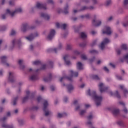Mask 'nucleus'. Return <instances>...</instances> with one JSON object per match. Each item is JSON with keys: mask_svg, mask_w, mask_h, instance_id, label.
I'll return each instance as SVG.
<instances>
[{"mask_svg": "<svg viewBox=\"0 0 128 128\" xmlns=\"http://www.w3.org/2000/svg\"><path fill=\"white\" fill-rule=\"evenodd\" d=\"M86 94L88 96H90L96 102V105L98 106H100L102 104V96H100L96 94V91L94 90H90L88 89L86 92Z\"/></svg>", "mask_w": 128, "mask_h": 128, "instance_id": "1", "label": "nucleus"}, {"mask_svg": "<svg viewBox=\"0 0 128 128\" xmlns=\"http://www.w3.org/2000/svg\"><path fill=\"white\" fill-rule=\"evenodd\" d=\"M69 74L70 76H64L61 78L60 82H64V80H69L70 82H72V77H78V72H74V70H70L69 71Z\"/></svg>", "mask_w": 128, "mask_h": 128, "instance_id": "2", "label": "nucleus"}, {"mask_svg": "<svg viewBox=\"0 0 128 128\" xmlns=\"http://www.w3.org/2000/svg\"><path fill=\"white\" fill-rule=\"evenodd\" d=\"M22 12V8H18L14 11L10 9H6V14L2 15V18L3 20H4L6 14H8V16H14L16 14H18V12Z\"/></svg>", "mask_w": 128, "mask_h": 128, "instance_id": "3", "label": "nucleus"}, {"mask_svg": "<svg viewBox=\"0 0 128 128\" xmlns=\"http://www.w3.org/2000/svg\"><path fill=\"white\" fill-rule=\"evenodd\" d=\"M44 107H43V110L44 112L45 116H50L52 114V112L48 110V103L46 100H44Z\"/></svg>", "mask_w": 128, "mask_h": 128, "instance_id": "4", "label": "nucleus"}, {"mask_svg": "<svg viewBox=\"0 0 128 128\" xmlns=\"http://www.w3.org/2000/svg\"><path fill=\"white\" fill-rule=\"evenodd\" d=\"M22 44V42L20 40L18 39H14L12 42L10 46L9 47V50H14L16 46H20Z\"/></svg>", "mask_w": 128, "mask_h": 128, "instance_id": "5", "label": "nucleus"}, {"mask_svg": "<svg viewBox=\"0 0 128 128\" xmlns=\"http://www.w3.org/2000/svg\"><path fill=\"white\" fill-rule=\"evenodd\" d=\"M28 72H32V74H33L31 75L30 77L31 80H38V76L36 74V72H37L38 70H32V68H30L28 70Z\"/></svg>", "mask_w": 128, "mask_h": 128, "instance_id": "6", "label": "nucleus"}, {"mask_svg": "<svg viewBox=\"0 0 128 128\" xmlns=\"http://www.w3.org/2000/svg\"><path fill=\"white\" fill-rule=\"evenodd\" d=\"M110 40H109L108 38H104L102 43L99 45V48L101 50H104V48L106 45L110 43Z\"/></svg>", "mask_w": 128, "mask_h": 128, "instance_id": "7", "label": "nucleus"}, {"mask_svg": "<svg viewBox=\"0 0 128 128\" xmlns=\"http://www.w3.org/2000/svg\"><path fill=\"white\" fill-rule=\"evenodd\" d=\"M98 87L100 92H104L108 90V87L106 86L102 82H100L99 84Z\"/></svg>", "mask_w": 128, "mask_h": 128, "instance_id": "8", "label": "nucleus"}, {"mask_svg": "<svg viewBox=\"0 0 128 128\" xmlns=\"http://www.w3.org/2000/svg\"><path fill=\"white\" fill-rule=\"evenodd\" d=\"M80 108H82V106L78 105L76 107L75 110H79V114L80 116H84L86 112V110H80Z\"/></svg>", "mask_w": 128, "mask_h": 128, "instance_id": "9", "label": "nucleus"}, {"mask_svg": "<svg viewBox=\"0 0 128 128\" xmlns=\"http://www.w3.org/2000/svg\"><path fill=\"white\" fill-rule=\"evenodd\" d=\"M38 36V34L36 33L35 34H32L28 36H25V39L28 42H32L36 36Z\"/></svg>", "mask_w": 128, "mask_h": 128, "instance_id": "10", "label": "nucleus"}, {"mask_svg": "<svg viewBox=\"0 0 128 128\" xmlns=\"http://www.w3.org/2000/svg\"><path fill=\"white\" fill-rule=\"evenodd\" d=\"M55 34L56 31L54 30H50L49 34L47 36V40H52Z\"/></svg>", "mask_w": 128, "mask_h": 128, "instance_id": "11", "label": "nucleus"}, {"mask_svg": "<svg viewBox=\"0 0 128 128\" xmlns=\"http://www.w3.org/2000/svg\"><path fill=\"white\" fill-rule=\"evenodd\" d=\"M103 34H112V30H110V27L108 26H106L102 30Z\"/></svg>", "mask_w": 128, "mask_h": 128, "instance_id": "12", "label": "nucleus"}, {"mask_svg": "<svg viewBox=\"0 0 128 128\" xmlns=\"http://www.w3.org/2000/svg\"><path fill=\"white\" fill-rule=\"evenodd\" d=\"M43 8L44 10H46V7L45 4H42V2H38L36 4V6L34 8Z\"/></svg>", "mask_w": 128, "mask_h": 128, "instance_id": "13", "label": "nucleus"}, {"mask_svg": "<svg viewBox=\"0 0 128 128\" xmlns=\"http://www.w3.org/2000/svg\"><path fill=\"white\" fill-rule=\"evenodd\" d=\"M92 24L94 26H100L102 24V20H96V19H94L92 20Z\"/></svg>", "mask_w": 128, "mask_h": 128, "instance_id": "14", "label": "nucleus"}, {"mask_svg": "<svg viewBox=\"0 0 128 128\" xmlns=\"http://www.w3.org/2000/svg\"><path fill=\"white\" fill-rule=\"evenodd\" d=\"M56 27L58 28H62L63 30H66V28L68 26V24H60L58 22H56Z\"/></svg>", "mask_w": 128, "mask_h": 128, "instance_id": "15", "label": "nucleus"}, {"mask_svg": "<svg viewBox=\"0 0 128 128\" xmlns=\"http://www.w3.org/2000/svg\"><path fill=\"white\" fill-rule=\"evenodd\" d=\"M8 80L10 82H14V72H9Z\"/></svg>", "mask_w": 128, "mask_h": 128, "instance_id": "16", "label": "nucleus"}, {"mask_svg": "<svg viewBox=\"0 0 128 128\" xmlns=\"http://www.w3.org/2000/svg\"><path fill=\"white\" fill-rule=\"evenodd\" d=\"M64 60L65 64L67 66H70V64H72V62L68 60V55H65L64 57Z\"/></svg>", "mask_w": 128, "mask_h": 128, "instance_id": "17", "label": "nucleus"}, {"mask_svg": "<svg viewBox=\"0 0 128 128\" xmlns=\"http://www.w3.org/2000/svg\"><path fill=\"white\" fill-rule=\"evenodd\" d=\"M40 16L42 18H44L46 20H49L50 18V15L46 13H42Z\"/></svg>", "mask_w": 128, "mask_h": 128, "instance_id": "18", "label": "nucleus"}, {"mask_svg": "<svg viewBox=\"0 0 128 128\" xmlns=\"http://www.w3.org/2000/svg\"><path fill=\"white\" fill-rule=\"evenodd\" d=\"M1 62L3 64H4L5 66H10V64L6 62V56H3L1 58Z\"/></svg>", "mask_w": 128, "mask_h": 128, "instance_id": "19", "label": "nucleus"}, {"mask_svg": "<svg viewBox=\"0 0 128 128\" xmlns=\"http://www.w3.org/2000/svg\"><path fill=\"white\" fill-rule=\"evenodd\" d=\"M26 30H28V24H23L20 27V30L23 32H26Z\"/></svg>", "mask_w": 128, "mask_h": 128, "instance_id": "20", "label": "nucleus"}, {"mask_svg": "<svg viewBox=\"0 0 128 128\" xmlns=\"http://www.w3.org/2000/svg\"><path fill=\"white\" fill-rule=\"evenodd\" d=\"M67 89L68 92H72L74 90V87L73 84H69L67 86Z\"/></svg>", "mask_w": 128, "mask_h": 128, "instance_id": "21", "label": "nucleus"}, {"mask_svg": "<svg viewBox=\"0 0 128 128\" xmlns=\"http://www.w3.org/2000/svg\"><path fill=\"white\" fill-rule=\"evenodd\" d=\"M120 88H121V90H122L124 92V96H126L128 94V92L126 89L124 88V85H121L120 86Z\"/></svg>", "mask_w": 128, "mask_h": 128, "instance_id": "22", "label": "nucleus"}, {"mask_svg": "<svg viewBox=\"0 0 128 128\" xmlns=\"http://www.w3.org/2000/svg\"><path fill=\"white\" fill-rule=\"evenodd\" d=\"M76 68L79 70H80L84 68V64L80 62H78L76 64Z\"/></svg>", "mask_w": 128, "mask_h": 128, "instance_id": "23", "label": "nucleus"}, {"mask_svg": "<svg viewBox=\"0 0 128 128\" xmlns=\"http://www.w3.org/2000/svg\"><path fill=\"white\" fill-rule=\"evenodd\" d=\"M111 112L114 116H118V114L120 113V110L116 108L111 109Z\"/></svg>", "mask_w": 128, "mask_h": 128, "instance_id": "24", "label": "nucleus"}, {"mask_svg": "<svg viewBox=\"0 0 128 128\" xmlns=\"http://www.w3.org/2000/svg\"><path fill=\"white\" fill-rule=\"evenodd\" d=\"M2 128H14V125H8L6 124H2Z\"/></svg>", "mask_w": 128, "mask_h": 128, "instance_id": "25", "label": "nucleus"}, {"mask_svg": "<svg viewBox=\"0 0 128 128\" xmlns=\"http://www.w3.org/2000/svg\"><path fill=\"white\" fill-rule=\"evenodd\" d=\"M64 14H68V4H66L63 10Z\"/></svg>", "mask_w": 128, "mask_h": 128, "instance_id": "26", "label": "nucleus"}, {"mask_svg": "<svg viewBox=\"0 0 128 128\" xmlns=\"http://www.w3.org/2000/svg\"><path fill=\"white\" fill-rule=\"evenodd\" d=\"M26 94H27V96H26V97H24L22 99L23 102H24L28 100V98H30V96H29L30 91L26 92Z\"/></svg>", "mask_w": 128, "mask_h": 128, "instance_id": "27", "label": "nucleus"}, {"mask_svg": "<svg viewBox=\"0 0 128 128\" xmlns=\"http://www.w3.org/2000/svg\"><path fill=\"white\" fill-rule=\"evenodd\" d=\"M18 64L19 66H20V68H24V66H22L24 64V60H20L18 61Z\"/></svg>", "mask_w": 128, "mask_h": 128, "instance_id": "28", "label": "nucleus"}, {"mask_svg": "<svg viewBox=\"0 0 128 128\" xmlns=\"http://www.w3.org/2000/svg\"><path fill=\"white\" fill-rule=\"evenodd\" d=\"M124 60H128V53L124 55V58L122 59H120V61L121 62H124Z\"/></svg>", "mask_w": 128, "mask_h": 128, "instance_id": "29", "label": "nucleus"}, {"mask_svg": "<svg viewBox=\"0 0 128 128\" xmlns=\"http://www.w3.org/2000/svg\"><path fill=\"white\" fill-rule=\"evenodd\" d=\"M80 36L82 38H86V34L85 32H82L80 33Z\"/></svg>", "mask_w": 128, "mask_h": 128, "instance_id": "30", "label": "nucleus"}, {"mask_svg": "<svg viewBox=\"0 0 128 128\" xmlns=\"http://www.w3.org/2000/svg\"><path fill=\"white\" fill-rule=\"evenodd\" d=\"M61 48H62V44H60L57 48H54V52H56L58 50H60Z\"/></svg>", "mask_w": 128, "mask_h": 128, "instance_id": "31", "label": "nucleus"}, {"mask_svg": "<svg viewBox=\"0 0 128 128\" xmlns=\"http://www.w3.org/2000/svg\"><path fill=\"white\" fill-rule=\"evenodd\" d=\"M88 8H89V10H94V6H91L89 8H88L86 6H84L82 8V10H88Z\"/></svg>", "mask_w": 128, "mask_h": 128, "instance_id": "32", "label": "nucleus"}, {"mask_svg": "<svg viewBox=\"0 0 128 128\" xmlns=\"http://www.w3.org/2000/svg\"><path fill=\"white\" fill-rule=\"evenodd\" d=\"M32 64L35 66H38V64H40V60H36L32 62Z\"/></svg>", "mask_w": 128, "mask_h": 128, "instance_id": "33", "label": "nucleus"}, {"mask_svg": "<svg viewBox=\"0 0 128 128\" xmlns=\"http://www.w3.org/2000/svg\"><path fill=\"white\" fill-rule=\"evenodd\" d=\"M122 50H126L128 48V45L126 44H122L121 46Z\"/></svg>", "mask_w": 128, "mask_h": 128, "instance_id": "34", "label": "nucleus"}, {"mask_svg": "<svg viewBox=\"0 0 128 128\" xmlns=\"http://www.w3.org/2000/svg\"><path fill=\"white\" fill-rule=\"evenodd\" d=\"M89 52L90 54H98V52L96 50H90Z\"/></svg>", "mask_w": 128, "mask_h": 128, "instance_id": "35", "label": "nucleus"}, {"mask_svg": "<svg viewBox=\"0 0 128 128\" xmlns=\"http://www.w3.org/2000/svg\"><path fill=\"white\" fill-rule=\"evenodd\" d=\"M18 98L16 97L12 100V104H14V106H16V100H18Z\"/></svg>", "mask_w": 128, "mask_h": 128, "instance_id": "36", "label": "nucleus"}, {"mask_svg": "<svg viewBox=\"0 0 128 128\" xmlns=\"http://www.w3.org/2000/svg\"><path fill=\"white\" fill-rule=\"evenodd\" d=\"M72 44H68L66 45V50H72Z\"/></svg>", "mask_w": 128, "mask_h": 128, "instance_id": "37", "label": "nucleus"}, {"mask_svg": "<svg viewBox=\"0 0 128 128\" xmlns=\"http://www.w3.org/2000/svg\"><path fill=\"white\" fill-rule=\"evenodd\" d=\"M90 16V14H87L85 16H82L81 18H89Z\"/></svg>", "mask_w": 128, "mask_h": 128, "instance_id": "38", "label": "nucleus"}, {"mask_svg": "<svg viewBox=\"0 0 128 128\" xmlns=\"http://www.w3.org/2000/svg\"><path fill=\"white\" fill-rule=\"evenodd\" d=\"M92 118H94V114H91L88 116V120H92Z\"/></svg>", "mask_w": 128, "mask_h": 128, "instance_id": "39", "label": "nucleus"}, {"mask_svg": "<svg viewBox=\"0 0 128 128\" xmlns=\"http://www.w3.org/2000/svg\"><path fill=\"white\" fill-rule=\"evenodd\" d=\"M81 58H82V60H87V58H88L86 57V56L84 54H82Z\"/></svg>", "mask_w": 128, "mask_h": 128, "instance_id": "40", "label": "nucleus"}, {"mask_svg": "<svg viewBox=\"0 0 128 128\" xmlns=\"http://www.w3.org/2000/svg\"><path fill=\"white\" fill-rule=\"evenodd\" d=\"M50 80V78H48V77H45L44 78V80L45 82H48V80Z\"/></svg>", "mask_w": 128, "mask_h": 128, "instance_id": "41", "label": "nucleus"}, {"mask_svg": "<svg viewBox=\"0 0 128 128\" xmlns=\"http://www.w3.org/2000/svg\"><path fill=\"white\" fill-rule=\"evenodd\" d=\"M92 78L94 80H100V78H98V76L97 75H93L92 76Z\"/></svg>", "mask_w": 128, "mask_h": 128, "instance_id": "42", "label": "nucleus"}, {"mask_svg": "<svg viewBox=\"0 0 128 128\" xmlns=\"http://www.w3.org/2000/svg\"><path fill=\"white\" fill-rule=\"evenodd\" d=\"M114 94V96H116L117 98H120V94H118V91H116Z\"/></svg>", "mask_w": 128, "mask_h": 128, "instance_id": "43", "label": "nucleus"}, {"mask_svg": "<svg viewBox=\"0 0 128 128\" xmlns=\"http://www.w3.org/2000/svg\"><path fill=\"white\" fill-rule=\"evenodd\" d=\"M112 4V0H107L106 2V6H110Z\"/></svg>", "mask_w": 128, "mask_h": 128, "instance_id": "44", "label": "nucleus"}, {"mask_svg": "<svg viewBox=\"0 0 128 128\" xmlns=\"http://www.w3.org/2000/svg\"><path fill=\"white\" fill-rule=\"evenodd\" d=\"M16 34V32L14 30H12L10 32L11 36H14Z\"/></svg>", "mask_w": 128, "mask_h": 128, "instance_id": "45", "label": "nucleus"}, {"mask_svg": "<svg viewBox=\"0 0 128 128\" xmlns=\"http://www.w3.org/2000/svg\"><path fill=\"white\" fill-rule=\"evenodd\" d=\"M64 114H60V113H58L57 116L58 118H62V116H64Z\"/></svg>", "mask_w": 128, "mask_h": 128, "instance_id": "46", "label": "nucleus"}, {"mask_svg": "<svg viewBox=\"0 0 128 128\" xmlns=\"http://www.w3.org/2000/svg\"><path fill=\"white\" fill-rule=\"evenodd\" d=\"M8 119V117L7 116H4L0 120V122H4L5 120H6Z\"/></svg>", "mask_w": 128, "mask_h": 128, "instance_id": "47", "label": "nucleus"}, {"mask_svg": "<svg viewBox=\"0 0 128 128\" xmlns=\"http://www.w3.org/2000/svg\"><path fill=\"white\" fill-rule=\"evenodd\" d=\"M116 52H117V54H120V52H122V49H116Z\"/></svg>", "mask_w": 128, "mask_h": 128, "instance_id": "48", "label": "nucleus"}, {"mask_svg": "<svg viewBox=\"0 0 128 128\" xmlns=\"http://www.w3.org/2000/svg\"><path fill=\"white\" fill-rule=\"evenodd\" d=\"M74 56H78V54H80V52L78 50H75L74 52Z\"/></svg>", "mask_w": 128, "mask_h": 128, "instance_id": "49", "label": "nucleus"}, {"mask_svg": "<svg viewBox=\"0 0 128 128\" xmlns=\"http://www.w3.org/2000/svg\"><path fill=\"white\" fill-rule=\"evenodd\" d=\"M10 6H14V0H10L9 2Z\"/></svg>", "mask_w": 128, "mask_h": 128, "instance_id": "50", "label": "nucleus"}, {"mask_svg": "<svg viewBox=\"0 0 128 128\" xmlns=\"http://www.w3.org/2000/svg\"><path fill=\"white\" fill-rule=\"evenodd\" d=\"M42 97H40V96H39L37 98V101L38 102H40L42 101Z\"/></svg>", "mask_w": 128, "mask_h": 128, "instance_id": "51", "label": "nucleus"}, {"mask_svg": "<svg viewBox=\"0 0 128 128\" xmlns=\"http://www.w3.org/2000/svg\"><path fill=\"white\" fill-rule=\"evenodd\" d=\"M114 20V17H112V16H110V17L108 18V22H110V20Z\"/></svg>", "mask_w": 128, "mask_h": 128, "instance_id": "52", "label": "nucleus"}, {"mask_svg": "<svg viewBox=\"0 0 128 128\" xmlns=\"http://www.w3.org/2000/svg\"><path fill=\"white\" fill-rule=\"evenodd\" d=\"M124 26H128V20L123 23Z\"/></svg>", "mask_w": 128, "mask_h": 128, "instance_id": "53", "label": "nucleus"}, {"mask_svg": "<svg viewBox=\"0 0 128 128\" xmlns=\"http://www.w3.org/2000/svg\"><path fill=\"white\" fill-rule=\"evenodd\" d=\"M46 4H54L52 0H47Z\"/></svg>", "mask_w": 128, "mask_h": 128, "instance_id": "54", "label": "nucleus"}, {"mask_svg": "<svg viewBox=\"0 0 128 128\" xmlns=\"http://www.w3.org/2000/svg\"><path fill=\"white\" fill-rule=\"evenodd\" d=\"M116 78H117V80H122V77L118 75H116Z\"/></svg>", "mask_w": 128, "mask_h": 128, "instance_id": "55", "label": "nucleus"}, {"mask_svg": "<svg viewBox=\"0 0 128 128\" xmlns=\"http://www.w3.org/2000/svg\"><path fill=\"white\" fill-rule=\"evenodd\" d=\"M40 24V22L38 20H36L34 22V24Z\"/></svg>", "mask_w": 128, "mask_h": 128, "instance_id": "56", "label": "nucleus"}, {"mask_svg": "<svg viewBox=\"0 0 128 128\" xmlns=\"http://www.w3.org/2000/svg\"><path fill=\"white\" fill-rule=\"evenodd\" d=\"M128 0H124V6H128Z\"/></svg>", "mask_w": 128, "mask_h": 128, "instance_id": "57", "label": "nucleus"}, {"mask_svg": "<svg viewBox=\"0 0 128 128\" xmlns=\"http://www.w3.org/2000/svg\"><path fill=\"white\" fill-rule=\"evenodd\" d=\"M78 100H74L73 102V104L76 106V104H78Z\"/></svg>", "mask_w": 128, "mask_h": 128, "instance_id": "58", "label": "nucleus"}, {"mask_svg": "<svg viewBox=\"0 0 128 128\" xmlns=\"http://www.w3.org/2000/svg\"><path fill=\"white\" fill-rule=\"evenodd\" d=\"M84 106L86 108H90V105L88 104H86L84 105Z\"/></svg>", "mask_w": 128, "mask_h": 128, "instance_id": "59", "label": "nucleus"}, {"mask_svg": "<svg viewBox=\"0 0 128 128\" xmlns=\"http://www.w3.org/2000/svg\"><path fill=\"white\" fill-rule=\"evenodd\" d=\"M104 70H105V72H108V68H106V66H104Z\"/></svg>", "mask_w": 128, "mask_h": 128, "instance_id": "60", "label": "nucleus"}, {"mask_svg": "<svg viewBox=\"0 0 128 128\" xmlns=\"http://www.w3.org/2000/svg\"><path fill=\"white\" fill-rule=\"evenodd\" d=\"M0 4H6V0H1Z\"/></svg>", "mask_w": 128, "mask_h": 128, "instance_id": "61", "label": "nucleus"}, {"mask_svg": "<svg viewBox=\"0 0 128 128\" xmlns=\"http://www.w3.org/2000/svg\"><path fill=\"white\" fill-rule=\"evenodd\" d=\"M46 68V66L43 64L42 66L41 70H44Z\"/></svg>", "mask_w": 128, "mask_h": 128, "instance_id": "62", "label": "nucleus"}, {"mask_svg": "<svg viewBox=\"0 0 128 128\" xmlns=\"http://www.w3.org/2000/svg\"><path fill=\"white\" fill-rule=\"evenodd\" d=\"M86 43L84 42L80 44V46H82V48H84V46H86Z\"/></svg>", "mask_w": 128, "mask_h": 128, "instance_id": "63", "label": "nucleus"}, {"mask_svg": "<svg viewBox=\"0 0 128 128\" xmlns=\"http://www.w3.org/2000/svg\"><path fill=\"white\" fill-rule=\"evenodd\" d=\"M29 48H30V50H34V46L30 45Z\"/></svg>", "mask_w": 128, "mask_h": 128, "instance_id": "64", "label": "nucleus"}]
</instances>
